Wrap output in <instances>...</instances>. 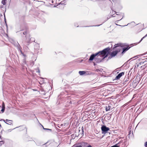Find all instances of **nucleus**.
I'll use <instances>...</instances> for the list:
<instances>
[{
	"label": "nucleus",
	"instance_id": "obj_1",
	"mask_svg": "<svg viewBox=\"0 0 147 147\" xmlns=\"http://www.w3.org/2000/svg\"><path fill=\"white\" fill-rule=\"evenodd\" d=\"M109 48H107L104 49L101 51H100L95 54L92 55L90 56L89 58V60H92L94 58V57L98 55H99L98 56V57H99V56L100 57H101L102 56L103 57H104L103 58V59H104L107 57V54L109 52Z\"/></svg>",
	"mask_w": 147,
	"mask_h": 147
},
{
	"label": "nucleus",
	"instance_id": "obj_2",
	"mask_svg": "<svg viewBox=\"0 0 147 147\" xmlns=\"http://www.w3.org/2000/svg\"><path fill=\"white\" fill-rule=\"evenodd\" d=\"M109 129H110L109 127H107L104 125H103L101 127V130H102V134H106Z\"/></svg>",
	"mask_w": 147,
	"mask_h": 147
},
{
	"label": "nucleus",
	"instance_id": "obj_3",
	"mask_svg": "<svg viewBox=\"0 0 147 147\" xmlns=\"http://www.w3.org/2000/svg\"><path fill=\"white\" fill-rule=\"evenodd\" d=\"M124 74V72H122L119 73L115 78V80L119 79Z\"/></svg>",
	"mask_w": 147,
	"mask_h": 147
},
{
	"label": "nucleus",
	"instance_id": "obj_4",
	"mask_svg": "<svg viewBox=\"0 0 147 147\" xmlns=\"http://www.w3.org/2000/svg\"><path fill=\"white\" fill-rule=\"evenodd\" d=\"M79 73L80 75H82L85 74L88 75L89 74L88 71H80L79 72Z\"/></svg>",
	"mask_w": 147,
	"mask_h": 147
},
{
	"label": "nucleus",
	"instance_id": "obj_5",
	"mask_svg": "<svg viewBox=\"0 0 147 147\" xmlns=\"http://www.w3.org/2000/svg\"><path fill=\"white\" fill-rule=\"evenodd\" d=\"M120 51V50L118 51H115L113 52L111 54V56L112 57H114L115 56L118 52Z\"/></svg>",
	"mask_w": 147,
	"mask_h": 147
},
{
	"label": "nucleus",
	"instance_id": "obj_6",
	"mask_svg": "<svg viewBox=\"0 0 147 147\" xmlns=\"http://www.w3.org/2000/svg\"><path fill=\"white\" fill-rule=\"evenodd\" d=\"M140 65H143V66H144L145 67L147 66V61H141L139 63Z\"/></svg>",
	"mask_w": 147,
	"mask_h": 147
},
{
	"label": "nucleus",
	"instance_id": "obj_7",
	"mask_svg": "<svg viewBox=\"0 0 147 147\" xmlns=\"http://www.w3.org/2000/svg\"><path fill=\"white\" fill-rule=\"evenodd\" d=\"M5 122V123L11 125L12 123V121L11 120H9L8 119H5V120L4 121Z\"/></svg>",
	"mask_w": 147,
	"mask_h": 147
},
{
	"label": "nucleus",
	"instance_id": "obj_8",
	"mask_svg": "<svg viewBox=\"0 0 147 147\" xmlns=\"http://www.w3.org/2000/svg\"><path fill=\"white\" fill-rule=\"evenodd\" d=\"M111 103L110 102L109 104L108 105V106H106V107H106V108H105V110H106V111H107L110 110L111 108Z\"/></svg>",
	"mask_w": 147,
	"mask_h": 147
},
{
	"label": "nucleus",
	"instance_id": "obj_9",
	"mask_svg": "<svg viewBox=\"0 0 147 147\" xmlns=\"http://www.w3.org/2000/svg\"><path fill=\"white\" fill-rule=\"evenodd\" d=\"M5 104L3 102L2 104V109L1 110V112L3 113L5 111Z\"/></svg>",
	"mask_w": 147,
	"mask_h": 147
},
{
	"label": "nucleus",
	"instance_id": "obj_10",
	"mask_svg": "<svg viewBox=\"0 0 147 147\" xmlns=\"http://www.w3.org/2000/svg\"><path fill=\"white\" fill-rule=\"evenodd\" d=\"M129 48V47H128L127 48H124L123 49V51L122 52V53H123L125 51H127L128 50Z\"/></svg>",
	"mask_w": 147,
	"mask_h": 147
},
{
	"label": "nucleus",
	"instance_id": "obj_11",
	"mask_svg": "<svg viewBox=\"0 0 147 147\" xmlns=\"http://www.w3.org/2000/svg\"><path fill=\"white\" fill-rule=\"evenodd\" d=\"M6 1L7 0H2L1 1V3L3 5H5L6 3Z\"/></svg>",
	"mask_w": 147,
	"mask_h": 147
},
{
	"label": "nucleus",
	"instance_id": "obj_12",
	"mask_svg": "<svg viewBox=\"0 0 147 147\" xmlns=\"http://www.w3.org/2000/svg\"><path fill=\"white\" fill-rule=\"evenodd\" d=\"M118 144H117L111 147H119V146L117 145Z\"/></svg>",
	"mask_w": 147,
	"mask_h": 147
},
{
	"label": "nucleus",
	"instance_id": "obj_13",
	"mask_svg": "<svg viewBox=\"0 0 147 147\" xmlns=\"http://www.w3.org/2000/svg\"><path fill=\"white\" fill-rule=\"evenodd\" d=\"M118 44H116V45H115L114 46V48H116L117 47H118Z\"/></svg>",
	"mask_w": 147,
	"mask_h": 147
},
{
	"label": "nucleus",
	"instance_id": "obj_14",
	"mask_svg": "<svg viewBox=\"0 0 147 147\" xmlns=\"http://www.w3.org/2000/svg\"><path fill=\"white\" fill-rule=\"evenodd\" d=\"M147 36V34L145 36H144L143 37V38H142L141 39V40H140V42L146 36Z\"/></svg>",
	"mask_w": 147,
	"mask_h": 147
},
{
	"label": "nucleus",
	"instance_id": "obj_15",
	"mask_svg": "<svg viewBox=\"0 0 147 147\" xmlns=\"http://www.w3.org/2000/svg\"><path fill=\"white\" fill-rule=\"evenodd\" d=\"M43 128H44V129L48 130H49L51 131V129H48L45 128H44V127H43Z\"/></svg>",
	"mask_w": 147,
	"mask_h": 147
},
{
	"label": "nucleus",
	"instance_id": "obj_16",
	"mask_svg": "<svg viewBox=\"0 0 147 147\" xmlns=\"http://www.w3.org/2000/svg\"><path fill=\"white\" fill-rule=\"evenodd\" d=\"M64 1H61V4H64Z\"/></svg>",
	"mask_w": 147,
	"mask_h": 147
},
{
	"label": "nucleus",
	"instance_id": "obj_17",
	"mask_svg": "<svg viewBox=\"0 0 147 147\" xmlns=\"http://www.w3.org/2000/svg\"><path fill=\"white\" fill-rule=\"evenodd\" d=\"M82 133H83L84 132V127H82Z\"/></svg>",
	"mask_w": 147,
	"mask_h": 147
},
{
	"label": "nucleus",
	"instance_id": "obj_18",
	"mask_svg": "<svg viewBox=\"0 0 147 147\" xmlns=\"http://www.w3.org/2000/svg\"><path fill=\"white\" fill-rule=\"evenodd\" d=\"M74 147H82V146L81 145H79L78 146H76V147L74 146Z\"/></svg>",
	"mask_w": 147,
	"mask_h": 147
},
{
	"label": "nucleus",
	"instance_id": "obj_19",
	"mask_svg": "<svg viewBox=\"0 0 147 147\" xmlns=\"http://www.w3.org/2000/svg\"><path fill=\"white\" fill-rule=\"evenodd\" d=\"M145 145L146 146H147V142H145Z\"/></svg>",
	"mask_w": 147,
	"mask_h": 147
},
{
	"label": "nucleus",
	"instance_id": "obj_20",
	"mask_svg": "<svg viewBox=\"0 0 147 147\" xmlns=\"http://www.w3.org/2000/svg\"><path fill=\"white\" fill-rule=\"evenodd\" d=\"M86 147H92V146L91 145H88V146Z\"/></svg>",
	"mask_w": 147,
	"mask_h": 147
},
{
	"label": "nucleus",
	"instance_id": "obj_21",
	"mask_svg": "<svg viewBox=\"0 0 147 147\" xmlns=\"http://www.w3.org/2000/svg\"><path fill=\"white\" fill-rule=\"evenodd\" d=\"M40 93H41L42 94H45V92H44V93H41L40 92Z\"/></svg>",
	"mask_w": 147,
	"mask_h": 147
},
{
	"label": "nucleus",
	"instance_id": "obj_22",
	"mask_svg": "<svg viewBox=\"0 0 147 147\" xmlns=\"http://www.w3.org/2000/svg\"><path fill=\"white\" fill-rule=\"evenodd\" d=\"M101 61V60H99V61H97V62H100V61Z\"/></svg>",
	"mask_w": 147,
	"mask_h": 147
},
{
	"label": "nucleus",
	"instance_id": "obj_23",
	"mask_svg": "<svg viewBox=\"0 0 147 147\" xmlns=\"http://www.w3.org/2000/svg\"><path fill=\"white\" fill-rule=\"evenodd\" d=\"M1 124L0 123V127H1Z\"/></svg>",
	"mask_w": 147,
	"mask_h": 147
}]
</instances>
